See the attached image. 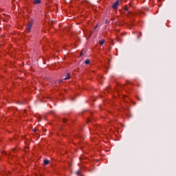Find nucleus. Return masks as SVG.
<instances>
[{"mask_svg":"<svg viewBox=\"0 0 176 176\" xmlns=\"http://www.w3.org/2000/svg\"><path fill=\"white\" fill-rule=\"evenodd\" d=\"M123 9H124V14H125L126 16H127V17H130V16L134 15V13H133V12L129 10V6H125L123 8Z\"/></svg>","mask_w":176,"mask_h":176,"instance_id":"f257e3e1","label":"nucleus"},{"mask_svg":"<svg viewBox=\"0 0 176 176\" xmlns=\"http://www.w3.org/2000/svg\"><path fill=\"white\" fill-rule=\"evenodd\" d=\"M30 23L28 24L26 28L27 32H31V30L32 28V24H34V20L32 19H30Z\"/></svg>","mask_w":176,"mask_h":176,"instance_id":"f03ea898","label":"nucleus"},{"mask_svg":"<svg viewBox=\"0 0 176 176\" xmlns=\"http://www.w3.org/2000/svg\"><path fill=\"white\" fill-rule=\"evenodd\" d=\"M92 122H96V118L91 114V116L87 118V123L89 124L91 123Z\"/></svg>","mask_w":176,"mask_h":176,"instance_id":"7ed1b4c3","label":"nucleus"},{"mask_svg":"<svg viewBox=\"0 0 176 176\" xmlns=\"http://www.w3.org/2000/svg\"><path fill=\"white\" fill-rule=\"evenodd\" d=\"M120 3V0H117L113 5H112V9L116 10L118 9V7L119 6V3Z\"/></svg>","mask_w":176,"mask_h":176,"instance_id":"20e7f679","label":"nucleus"},{"mask_svg":"<svg viewBox=\"0 0 176 176\" xmlns=\"http://www.w3.org/2000/svg\"><path fill=\"white\" fill-rule=\"evenodd\" d=\"M122 111L124 113H126V114L130 113V109H129V108L127 107H122Z\"/></svg>","mask_w":176,"mask_h":176,"instance_id":"39448f33","label":"nucleus"},{"mask_svg":"<svg viewBox=\"0 0 176 176\" xmlns=\"http://www.w3.org/2000/svg\"><path fill=\"white\" fill-rule=\"evenodd\" d=\"M71 79V73H67L65 78H63L64 80H68Z\"/></svg>","mask_w":176,"mask_h":176,"instance_id":"423d86ee","label":"nucleus"},{"mask_svg":"<svg viewBox=\"0 0 176 176\" xmlns=\"http://www.w3.org/2000/svg\"><path fill=\"white\" fill-rule=\"evenodd\" d=\"M49 163H50V161H49V160L45 159V160H43V164H44V166H47V164H49Z\"/></svg>","mask_w":176,"mask_h":176,"instance_id":"0eeeda50","label":"nucleus"},{"mask_svg":"<svg viewBox=\"0 0 176 176\" xmlns=\"http://www.w3.org/2000/svg\"><path fill=\"white\" fill-rule=\"evenodd\" d=\"M41 2V0H33V3H34V5H39Z\"/></svg>","mask_w":176,"mask_h":176,"instance_id":"6e6552de","label":"nucleus"},{"mask_svg":"<svg viewBox=\"0 0 176 176\" xmlns=\"http://www.w3.org/2000/svg\"><path fill=\"white\" fill-rule=\"evenodd\" d=\"M104 43H105V39H102L99 41V45H100L101 46H102V45H104Z\"/></svg>","mask_w":176,"mask_h":176,"instance_id":"1a4fd4ad","label":"nucleus"},{"mask_svg":"<svg viewBox=\"0 0 176 176\" xmlns=\"http://www.w3.org/2000/svg\"><path fill=\"white\" fill-rule=\"evenodd\" d=\"M86 159H87V157H85V155H81L80 157V160L82 162V160H86Z\"/></svg>","mask_w":176,"mask_h":176,"instance_id":"9d476101","label":"nucleus"},{"mask_svg":"<svg viewBox=\"0 0 176 176\" xmlns=\"http://www.w3.org/2000/svg\"><path fill=\"white\" fill-rule=\"evenodd\" d=\"M85 64H86V65H89V64H90V60L87 59L85 60Z\"/></svg>","mask_w":176,"mask_h":176,"instance_id":"9b49d317","label":"nucleus"},{"mask_svg":"<svg viewBox=\"0 0 176 176\" xmlns=\"http://www.w3.org/2000/svg\"><path fill=\"white\" fill-rule=\"evenodd\" d=\"M91 35H93V32H88V37H87V38L91 37Z\"/></svg>","mask_w":176,"mask_h":176,"instance_id":"f8f14e48","label":"nucleus"},{"mask_svg":"<svg viewBox=\"0 0 176 176\" xmlns=\"http://www.w3.org/2000/svg\"><path fill=\"white\" fill-rule=\"evenodd\" d=\"M63 123H67V122H68V119H67V118H63Z\"/></svg>","mask_w":176,"mask_h":176,"instance_id":"ddd939ff","label":"nucleus"},{"mask_svg":"<svg viewBox=\"0 0 176 176\" xmlns=\"http://www.w3.org/2000/svg\"><path fill=\"white\" fill-rule=\"evenodd\" d=\"M130 28H133L134 27V23L132 22L131 25H129Z\"/></svg>","mask_w":176,"mask_h":176,"instance_id":"4468645a","label":"nucleus"},{"mask_svg":"<svg viewBox=\"0 0 176 176\" xmlns=\"http://www.w3.org/2000/svg\"><path fill=\"white\" fill-rule=\"evenodd\" d=\"M106 90H107V91L108 93H109V87H107V88H106Z\"/></svg>","mask_w":176,"mask_h":176,"instance_id":"2eb2a0df","label":"nucleus"},{"mask_svg":"<svg viewBox=\"0 0 176 176\" xmlns=\"http://www.w3.org/2000/svg\"><path fill=\"white\" fill-rule=\"evenodd\" d=\"M33 133H36V129H32Z\"/></svg>","mask_w":176,"mask_h":176,"instance_id":"dca6fc26","label":"nucleus"},{"mask_svg":"<svg viewBox=\"0 0 176 176\" xmlns=\"http://www.w3.org/2000/svg\"><path fill=\"white\" fill-rule=\"evenodd\" d=\"M36 137L37 138H39V134L36 133Z\"/></svg>","mask_w":176,"mask_h":176,"instance_id":"f3484780","label":"nucleus"},{"mask_svg":"<svg viewBox=\"0 0 176 176\" xmlns=\"http://www.w3.org/2000/svg\"><path fill=\"white\" fill-rule=\"evenodd\" d=\"M63 82V80H59L58 81V85H60V83H61Z\"/></svg>","mask_w":176,"mask_h":176,"instance_id":"a211bd4d","label":"nucleus"},{"mask_svg":"<svg viewBox=\"0 0 176 176\" xmlns=\"http://www.w3.org/2000/svg\"><path fill=\"white\" fill-rule=\"evenodd\" d=\"M106 23L108 24V23H109V21H108L107 19H106Z\"/></svg>","mask_w":176,"mask_h":176,"instance_id":"6ab92c4d","label":"nucleus"},{"mask_svg":"<svg viewBox=\"0 0 176 176\" xmlns=\"http://www.w3.org/2000/svg\"><path fill=\"white\" fill-rule=\"evenodd\" d=\"M75 100V98H72V101H74Z\"/></svg>","mask_w":176,"mask_h":176,"instance_id":"aec40b11","label":"nucleus"},{"mask_svg":"<svg viewBox=\"0 0 176 176\" xmlns=\"http://www.w3.org/2000/svg\"><path fill=\"white\" fill-rule=\"evenodd\" d=\"M13 152L16 153V148L13 149Z\"/></svg>","mask_w":176,"mask_h":176,"instance_id":"412c9836","label":"nucleus"},{"mask_svg":"<svg viewBox=\"0 0 176 176\" xmlns=\"http://www.w3.org/2000/svg\"><path fill=\"white\" fill-rule=\"evenodd\" d=\"M69 167H71V163H69Z\"/></svg>","mask_w":176,"mask_h":176,"instance_id":"4be33fe9","label":"nucleus"},{"mask_svg":"<svg viewBox=\"0 0 176 176\" xmlns=\"http://www.w3.org/2000/svg\"><path fill=\"white\" fill-rule=\"evenodd\" d=\"M122 35H126V33H123V34H122Z\"/></svg>","mask_w":176,"mask_h":176,"instance_id":"5701e85b","label":"nucleus"},{"mask_svg":"<svg viewBox=\"0 0 176 176\" xmlns=\"http://www.w3.org/2000/svg\"><path fill=\"white\" fill-rule=\"evenodd\" d=\"M12 2H16V0H12Z\"/></svg>","mask_w":176,"mask_h":176,"instance_id":"b1692460","label":"nucleus"},{"mask_svg":"<svg viewBox=\"0 0 176 176\" xmlns=\"http://www.w3.org/2000/svg\"><path fill=\"white\" fill-rule=\"evenodd\" d=\"M138 39H140V36H138Z\"/></svg>","mask_w":176,"mask_h":176,"instance_id":"393cba45","label":"nucleus"},{"mask_svg":"<svg viewBox=\"0 0 176 176\" xmlns=\"http://www.w3.org/2000/svg\"><path fill=\"white\" fill-rule=\"evenodd\" d=\"M1 153L3 155L4 152H3V151H1Z\"/></svg>","mask_w":176,"mask_h":176,"instance_id":"a878e982","label":"nucleus"},{"mask_svg":"<svg viewBox=\"0 0 176 176\" xmlns=\"http://www.w3.org/2000/svg\"><path fill=\"white\" fill-rule=\"evenodd\" d=\"M80 56H83V54H81Z\"/></svg>","mask_w":176,"mask_h":176,"instance_id":"bb28decb","label":"nucleus"},{"mask_svg":"<svg viewBox=\"0 0 176 176\" xmlns=\"http://www.w3.org/2000/svg\"><path fill=\"white\" fill-rule=\"evenodd\" d=\"M80 176H83V175H80Z\"/></svg>","mask_w":176,"mask_h":176,"instance_id":"cd10ccee","label":"nucleus"}]
</instances>
